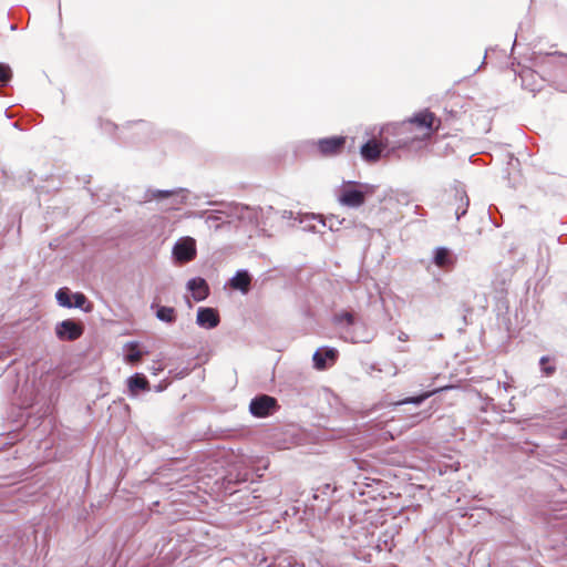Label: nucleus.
<instances>
[{"mask_svg":"<svg viewBox=\"0 0 567 567\" xmlns=\"http://www.w3.org/2000/svg\"><path fill=\"white\" fill-rule=\"evenodd\" d=\"M333 323L341 328V338L350 343L370 342L372 334L365 322L359 320L353 312L341 311L333 316Z\"/></svg>","mask_w":567,"mask_h":567,"instance_id":"nucleus-2","label":"nucleus"},{"mask_svg":"<svg viewBox=\"0 0 567 567\" xmlns=\"http://www.w3.org/2000/svg\"><path fill=\"white\" fill-rule=\"evenodd\" d=\"M56 300L63 307H68V308L73 307V305L71 302V296H70L69 289H66V288H61L58 290Z\"/></svg>","mask_w":567,"mask_h":567,"instance_id":"nucleus-18","label":"nucleus"},{"mask_svg":"<svg viewBox=\"0 0 567 567\" xmlns=\"http://www.w3.org/2000/svg\"><path fill=\"white\" fill-rule=\"evenodd\" d=\"M196 254V243L192 237H185L178 240L173 248L174 258L181 264L192 261L195 259Z\"/></svg>","mask_w":567,"mask_h":567,"instance_id":"nucleus-5","label":"nucleus"},{"mask_svg":"<svg viewBox=\"0 0 567 567\" xmlns=\"http://www.w3.org/2000/svg\"><path fill=\"white\" fill-rule=\"evenodd\" d=\"M196 321L200 327L212 329L218 326L220 318L214 308H199Z\"/></svg>","mask_w":567,"mask_h":567,"instance_id":"nucleus-10","label":"nucleus"},{"mask_svg":"<svg viewBox=\"0 0 567 567\" xmlns=\"http://www.w3.org/2000/svg\"><path fill=\"white\" fill-rule=\"evenodd\" d=\"M436 392H437V390H433L430 392L422 393L421 395H417V396L406 398V399L402 400L400 403L401 404H405V403L420 404L421 402H423L424 400H426L427 398H430L431 395H433Z\"/></svg>","mask_w":567,"mask_h":567,"instance_id":"nucleus-19","label":"nucleus"},{"mask_svg":"<svg viewBox=\"0 0 567 567\" xmlns=\"http://www.w3.org/2000/svg\"><path fill=\"white\" fill-rule=\"evenodd\" d=\"M355 186L354 183H347L339 189L338 200L342 206L358 208L364 204L365 193Z\"/></svg>","mask_w":567,"mask_h":567,"instance_id":"nucleus-3","label":"nucleus"},{"mask_svg":"<svg viewBox=\"0 0 567 567\" xmlns=\"http://www.w3.org/2000/svg\"><path fill=\"white\" fill-rule=\"evenodd\" d=\"M386 147V144L372 138L364 143L360 148V154L362 158L367 162H375L381 157L383 150Z\"/></svg>","mask_w":567,"mask_h":567,"instance_id":"nucleus-9","label":"nucleus"},{"mask_svg":"<svg viewBox=\"0 0 567 567\" xmlns=\"http://www.w3.org/2000/svg\"><path fill=\"white\" fill-rule=\"evenodd\" d=\"M251 276L247 270H238L235 276L229 280V287L234 290H239L247 293L250 290Z\"/></svg>","mask_w":567,"mask_h":567,"instance_id":"nucleus-11","label":"nucleus"},{"mask_svg":"<svg viewBox=\"0 0 567 567\" xmlns=\"http://www.w3.org/2000/svg\"><path fill=\"white\" fill-rule=\"evenodd\" d=\"M128 353L126 354V361L128 363L135 364L141 361L143 353L138 350V346L136 342H131L127 344Z\"/></svg>","mask_w":567,"mask_h":567,"instance_id":"nucleus-17","label":"nucleus"},{"mask_svg":"<svg viewBox=\"0 0 567 567\" xmlns=\"http://www.w3.org/2000/svg\"><path fill=\"white\" fill-rule=\"evenodd\" d=\"M128 390L132 395H136L138 390L148 391L150 382L141 373H136L127 380Z\"/></svg>","mask_w":567,"mask_h":567,"instance_id":"nucleus-14","label":"nucleus"},{"mask_svg":"<svg viewBox=\"0 0 567 567\" xmlns=\"http://www.w3.org/2000/svg\"><path fill=\"white\" fill-rule=\"evenodd\" d=\"M187 286L196 301H202L209 295V287L206 280L200 277L190 279Z\"/></svg>","mask_w":567,"mask_h":567,"instance_id":"nucleus-12","label":"nucleus"},{"mask_svg":"<svg viewBox=\"0 0 567 567\" xmlns=\"http://www.w3.org/2000/svg\"><path fill=\"white\" fill-rule=\"evenodd\" d=\"M73 299L74 302L72 305L76 308H82L83 305L86 302V297L81 292L74 293Z\"/></svg>","mask_w":567,"mask_h":567,"instance_id":"nucleus-22","label":"nucleus"},{"mask_svg":"<svg viewBox=\"0 0 567 567\" xmlns=\"http://www.w3.org/2000/svg\"><path fill=\"white\" fill-rule=\"evenodd\" d=\"M83 331L82 323L71 319L63 320L55 327V333L60 340H76L83 334Z\"/></svg>","mask_w":567,"mask_h":567,"instance_id":"nucleus-6","label":"nucleus"},{"mask_svg":"<svg viewBox=\"0 0 567 567\" xmlns=\"http://www.w3.org/2000/svg\"><path fill=\"white\" fill-rule=\"evenodd\" d=\"M156 317L164 322L172 323L176 320L175 309L172 307H159L156 311Z\"/></svg>","mask_w":567,"mask_h":567,"instance_id":"nucleus-16","label":"nucleus"},{"mask_svg":"<svg viewBox=\"0 0 567 567\" xmlns=\"http://www.w3.org/2000/svg\"><path fill=\"white\" fill-rule=\"evenodd\" d=\"M450 205L454 207L456 219H460L461 216L465 215L468 207V197L465 192L456 189L453 193Z\"/></svg>","mask_w":567,"mask_h":567,"instance_id":"nucleus-13","label":"nucleus"},{"mask_svg":"<svg viewBox=\"0 0 567 567\" xmlns=\"http://www.w3.org/2000/svg\"><path fill=\"white\" fill-rule=\"evenodd\" d=\"M12 76V72L9 65L0 63V82L7 84Z\"/></svg>","mask_w":567,"mask_h":567,"instance_id":"nucleus-20","label":"nucleus"},{"mask_svg":"<svg viewBox=\"0 0 567 567\" xmlns=\"http://www.w3.org/2000/svg\"><path fill=\"white\" fill-rule=\"evenodd\" d=\"M171 194H172L171 192H158V196H163V197H167Z\"/></svg>","mask_w":567,"mask_h":567,"instance_id":"nucleus-23","label":"nucleus"},{"mask_svg":"<svg viewBox=\"0 0 567 567\" xmlns=\"http://www.w3.org/2000/svg\"><path fill=\"white\" fill-rule=\"evenodd\" d=\"M279 408L277 400L270 395L261 394L251 400L250 413L256 417L271 415Z\"/></svg>","mask_w":567,"mask_h":567,"instance_id":"nucleus-4","label":"nucleus"},{"mask_svg":"<svg viewBox=\"0 0 567 567\" xmlns=\"http://www.w3.org/2000/svg\"><path fill=\"white\" fill-rule=\"evenodd\" d=\"M441 124V118L427 109L415 113L413 116L403 121L398 128L400 135H406L400 141V146H409L413 142L429 140L440 130Z\"/></svg>","mask_w":567,"mask_h":567,"instance_id":"nucleus-1","label":"nucleus"},{"mask_svg":"<svg viewBox=\"0 0 567 567\" xmlns=\"http://www.w3.org/2000/svg\"><path fill=\"white\" fill-rule=\"evenodd\" d=\"M434 262L437 267L445 268L452 266L454 264V259L447 248L440 247L435 251Z\"/></svg>","mask_w":567,"mask_h":567,"instance_id":"nucleus-15","label":"nucleus"},{"mask_svg":"<svg viewBox=\"0 0 567 567\" xmlns=\"http://www.w3.org/2000/svg\"><path fill=\"white\" fill-rule=\"evenodd\" d=\"M539 363H540L543 372L546 375H551L555 372V370H556L555 365L549 364V358L548 357L540 358Z\"/></svg>","mask_w":567,"mask_h":567,"instance_id":"nucleus-21","label":"nucleus"},{"mask_svg":"<svg viewBox=\"0 0 567 567\" xmlns=\"http://www.w3.org/2000/svg\"><path fill=\"white\" fill-rule=\"evenodd\" d=\"M339 352L334 348L319 349L313 353V365L317 370L323 371L336 363Z\"/></svg>","mask_w":567,"mask_h":567,"instance_id":"nucleus-8","label":"nucleus"},{"mask_svg":"<svg viewBox=\"0 0 567 567\" xmlns=\"http://www.w3.org/2000/svg\"><path fill=\"white\" fill-rule=\"evenodd\" d=\"M346 136H331L317 142L318 151L323 156H334L342 153L346 146Z\"/></svg>","mask_w":567,"mask_h":567,"instance_id":"nucleus-7","label":"nucleus"}]
</instances>
